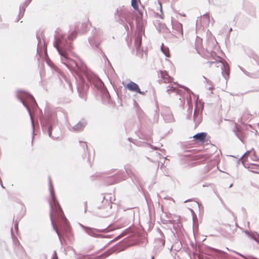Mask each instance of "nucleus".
Instances as JSON below:
<instances>
[{"instance_id":"obj_8","label":"nucleus","mask_w":259,"mask_h":259,"mask_svg":"<svg viewBox=\"0 0 259 259\" xmlns=\"http://www.w3.org/2000/svg\"><path fill=\"white\" fill-rule=\"evenodd\" d=\"M161 50L162 52L163 53V54H164V55L167 57H170V55L169 49L168 48L165 47L164 46L163 44H162L161 46Z\"/></svg>"},{"instance_id":"obj_16","label":"nucleus","mask_w":259,"mask_h":259,"mask_svg":"<svg viewBox=\"0 0 259 259\" xmlns=\"http://www.w3.org/2000/svg\"><path fill=\"white\" fill-rule=\"evenodd\" d=\"M81 144H82L83 146H85V147H87V145L85 143L82 142V143H81Z\"/></svg>"},{"instance_id":"obj_21","label":"nucleus","mask_w":259,"mask_h":259,"mask_svg":"<svg viewBox=\"0 0 259 259\" xmlns=\"http://www.w3.org/2000/svg\"><path fill=\"white\" fill-rule=\"evenodd\" d=\"M160 9L161 10L162 9V6H161V4L160 3Z\"/></svg>"},{"instance_id":"obj_1","label":"nucleus","mask_w":259,"mask_h":259,"mask_svg":"<svg viewBox=\"0 0 259 259\" xmlns=\"http://www.w3.org/2000/svg\"><path fill=\"white\" fill-rule=\"evenodd\" d=\"M52 201L50 202L51 211L50 218L54 229L58 234V231L57 227L56 222L58 220H63L65 219L63 211L59 205L58 200L56 199L54 191H51Z\"/></svg>"},{"instance_id":"obj_13","label":"nucleus","mask_w":259,"mask_h":259,"mask_svg":"<svg viewBox=\"0 0 259 259\" xmlns=\"http://www.w3.org/2000/svg\"><path fill=\"white\" fill-rule=\"evenodd\" d=\"M176 91V89L174 87H171L169 89L167 90V92L169 93L170 92H175Z\"/></svg>"},{"instance_id":"obj_22","label":"nucleus","mask_w":259,"mask_h":259,"mask_svg":"<svg viewBox=\"0 0 259 259\" xmlns=\"http://www.w3.org/2000/svg\"><path fill=\"white\" fill-rule=\"evenodd\" d=\"M151 259H154V257L153 256H152Z\"/></svg>"},{"instance_id":"obj_11","label":"nucleus","mask_w":259,"mask_h":259,"mask_svg":"<svg viewBox=\"0 0 259 259\" xmlns=\"http://www.w3.org/2000/svg\"><path fill=\"white\" fill-rule=\"evenodd\" d=\"M70 64L72 66V67H74L73 64H74V67L77 68L78 69H80V67L79 66V65L76 62L72 60H70Z\"/></svg>"},{"instance_id":"obj_5","label":"nucleus","mask_w":259,"mask_h":259,"mask_svg":"<svg viewBox=\"0 0 259 259\" xmlns=\"http://www.w3.org/2000/svg\"><path fill=\"white\" fill-rule=\"evenodd\" d=\"M207 136L206 133H200L195 135L193 138L197 141L200 142H204Z\"/></svg>"},{"instance_id":"obj_7","label":"nucleus","mask_w":259,"mask_h":259,"mask_svg":"<svg viewBox=\"0 0 259 259\" xmlns=\"http://www.w3.org/2000/svg\"><path fill=\"white\" fill-rule=\"evenodd\" d=\"M139 4H141L140 0H132L131 5H132V6L133 7V8L134 9V10L138 11L140 14H141V13L140 12V11L139 9V7H138Z\"/></svg>"},{"instance_id":"obj_12","label":"nucleus","mask_w":259,"mask_h":259,"mask_svg":"<svg viewBox=\"0 0 259 259\" xmlns=\"http://www.w3.org/2000/svg\"><path fill=\"white\" fill-rule=\"evenodd\" d=\"M141 40H138V39L136 40L135 45L136 46L137 50H139V48L141 46Z\"/></svg>"},{"instance_id":"obj_2","label":"nucleus","mask_w":259,"mask_h":259,"mask_svg":"<svg viewBox=\"0 0 259 259\" xmlns=\"http://www.w3.org/2000/svg\"><path fill=\"white\" fill-rule=\"evenodd\" d=\"M126 89L131 92H136L141 95H144L145 92H142L139 87V85L133 81H130L126 85H124Z\"/></svg>"},{"instance_id":"obj_4","label":"nucleus","mask_w":259,"mask_h":259,"mask_svg":"<svg viewBox=\"0 0 259 259\" xmlns=\"http://www.w3.org/2000/svg\"><path fill=\"white\" fill-rule=\"evenodd\" d=\"M160 77L162 78V81L164 83H171L173 81V78L171 77L165 71H161L160 72Z\"/></svg>"},{"instance_id":"obj_15","label":"nucleus","mask_w":259,"mask_h":259,"mask_svg":"<svg viewBox=\"0 0 259 259\" xmlns=\"http://www.w3.org/2000/svg\"><path fill=\"white\" fill-rule=\"evenodd\" d=\"M60 54L61 55L63 56H64L65 58H67L66 56V54L64 52H60Z\"/></svg>"},{"instance_id":"obj_18","label":"nucleus","mask_w":259,"mask_h":259,"mask_svg":"<svg viewBox=\"0 0 259 259\" xmlns=\"http://www.w3.org/2000/svg\"><path fill=\"white\" fill-rule=\"evenodd\" d=\"M180 15L182 16H183V17H185L186 16V15L185 14H180Z\"/></svg>"},{"instance_id":"obj_17","label":"nucleus","mask_w":259,"mask_h":259,"mask_svg":"<svg viewBox=\"0 0 259 259\" xmlns=\"http://www.w3.org/2000/svg\"><path fill=\"white\" fill-rule=\"evenodd\" d=\"M215 63V62H214V61H210V62H209V64H211V65H212V64H213V63Z\"/></svg>"},{"instance_id":"obj_14","label":"nucleus","mask_w":259,"mask_h":259,"mask_svg":"<svg viewBox=\"0 0 259 259\" xmlns=\"http://www.w3.org/2000/svg\"><path fill=\"white\" fill-rule=\"evenodd\" d=\"M49 136L51 137V134H52V129H51V127H50L49 128Z\"/></svg>"},{"instance_id":"obj_9","label":"nucleus","mask_w":259,"mask_h":259,"mask_svg":"<svg viewBox=\"0 0 259 259\" xmlns=\"http://www.w3.org/2000/svg\"><path fill=\"white\" fill-rule=\"evenodd\" d=\"M77 36V32L76 31H73L68 36V38L69 39H73L75 38Z\"/></svg>"},{"instance_id":"obj_3","label":"nucleus","mask_w":259,"mask_h":259,"mask_svg":"<svg viewBox=\"0 0 259 259\" xmlns=\"http://www.w3.org/2000/svg\"><path fill=\"white\" fill-rule=\"evenodd\" d=\"M84 229L85 230L87 233H88L89 235H91V236L94 237H98L100 236V235L99 234V233L101 232H108L107 229H105L104 230H98L92 228H89L87 227H83Z\"/></svg>"},{"instance_id":"obj_10","label":"nucleus","mask_w":259,"mask_h":259,"mask_svg":"<svg viewBox=\"0 0 259 259\" xmlns=\"http://www.w3.org/2000/svg\"><path fill=\"white\" fill-rule=\"evenodd\" d=\"M215 60V62H217L218 63L220 64L221 66H222L223 65V63L222 62L223 59L222 58H221L219 56H217Z\"/></svg>"},{"instance_id":"obj_20","label":"nucleus","mask_w":259,"mask_h":259,"mask_svg":"<svg viewBox=\"0 0 259 259\" xmlns=\"http://www.w3.org/2000/svg\"><path fill=\"white\" fill-rule=\"evenodd\" d=\"M55 258H56V259H57V254H56V253H55Z\"/></svg>"},{"instance_id":"obj_19","label":"nucleus","mask_w":259,"mask_h":259,"mask_svg":"<svg viewBox=\"0 0 259 259\" xmlns=\"http://www.w3.org/2000/svg\"><path fill=\"white\" fill-rule=\"evenodd\" d=\"M23 104H24V105H25V106L27 108H28V106H26V105H25V103H24V102H23Z\"/></svg>"},{"instance_id":"obj_6","label":"nucleus","mask_w":259,"mask_h":259,"mask_svg":"<svg viewBox=\"0 0 259 259\" xmlns=\"http://www.w3.org/2000/svg\"><path fill=\"white\" fill-rule=\"evenodd\" d=\"M86 125V123L84 121H80L75 125L73 128L75 131H80L83 129Z\"/></svg>"}]
</instances>
